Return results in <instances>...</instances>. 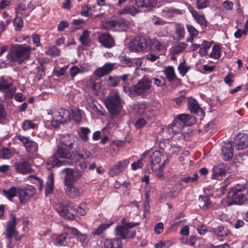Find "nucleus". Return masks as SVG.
Masks as SVG:
<instances>
[{
  "label": "nucleus",
  "instance_id": "1",
  "mask_svg": "<svg viewBox=\"0 0 248 248\" xmlns=\"http://www.w3.org/2000/svg\"><path fill=\"white\" fill-rule=\"evenodd\" d=\"M124 91L131 97L136 95L145 98L151 93L152 80L146 77H143L136 84L130 88L128 86L123 87Z\"/></svg>",
  "mask_w": 248,
  "mask_h": 248
},
{
  "label": "nucleus",
  "instance_id": "2",
  "mask_svg": "<svg viewBox=\"0 0 248 248\" xmlns=\"http://www.w3.org/2000/svg\"><path fill=\"white\" fill-rule=\"evenodd\" d=\"M30 54V49L28 46L15 44L11 46L7 58L9 62L21 63L24 60L29 58Z\"/></svg>",
  "mask_w": 248,
  "mask_h": 248
},
{
  "label": "nucleus",
  "instance_id": "3",
  "mask_svg": "<svg viewBox=\"0 0 248 248\" xmlns=\"http://www.w3.org/2000/svg\"><path fill=\"white\" fill-rule=\"evenodd\" d=\"M55 157L50 160L47 164V167L50 169L51 167H59L61 165L72 164V155L70 152L66 149L59 146L58 147L57 151L55 155Z\"/></svg>",
  "mask_w": 248,
  "mask_h": 248
},
{
  "label": "nucleus",
  "instance_id": "4",
  "mask_svg": "<svg viewBox=\"0 0 248 248\" xmlns=\"http://www.w3.org/2000/svg\"><path fill=\"white\" fill-rule=\"evenodd\" d=\"M229 204H241L247 202V188L243 185L234 186L228 194Z\"/></svg>",
  "mask_w": 248,
  "mask_h": 248
},
{
  "label": "nucleus",
  "instance_id": "5",
  "mask_svg": "<svg viewBox=\"0 0 248 248\" xmlns=\"http://www.w3.org/2000/svg\"><path fill=\"white\" fill-rule=\"evenodd\" d=\"M122 102L120 95L116 91L110 92L105 100L106 106L112 116L119 113L122 108Z\"/></svg>",
  "mask_w": 248,
  "mask_h": 248
},
{
  "label": "nucleus",
  "instance_id": "6",
  "mask_svg": "<svg viewBox=\"0 0 248 248\" xmlns=\"http://www.w3.org/2000/svg\"><path fill=\"white\" fill-rule=\"evenodd\" d=\"M75 152L74 158L75 160L78 163V166L80 169L84 170L87 167V164L89 162L92 155L91 153L82 147L80 144L78 142L76 143Z\"/></svg>",
  "mask_w": 248,
  "mask_h": 248
},
{
  "label": "nucleus",
  "instance_id": "7",
  "mask_svg": "<svg viewBox=\"0 0 248 248\" xmlns=\"http://www.w3.org/2000/svg\"><path fill=\"white\" fill-rule=\"evenodd\" d=\"M149 38L143 36H137L129 43L128 47L133 52H141L149 45Z\"/></svg>",
  "mask_w": 248,
  "mask_h": 248
},
{
  "label": "nucleus",
  "instance_id": "8",
  "mask_svg": "<svg viewBox=\"0 0 248 248\" xmlns=\"http://www.w3.org/2000/svg\"><path fill=\"white\" fill-rule=\"evenodd\" d=\"M123 224L118 225L115 229L116 235L121 238L125 239L128 237V229H131L139 225L137 222H124V219L122 221Z\"/></svg>",
  "mask_w": 248,
  "mask_h": 248
},
{
  "label": "nucleus",
  "instance_id": "9",
  "mask_svg": "<svg viewBox=\"0 0 248 248\" xmlns=\"http://www.w3.org/2000/svg\"><path fill=\"white\" fill-rule=\"evenodd\" d=\"M66 171L64 179V185H74L82 176V172L79 170H73L70 169H65Z\"/></svg>",
  "mask_w": 248,
  "mask_h": 248
},
{
  "label": "nucleus",
  "instance_id": "10",
  "mask_svg": "<svg viewBox=\"0 0 248 248\" xmlns=\"http://www.w3.org/2000/svg\"><path fill=\"white\" fill-rule=\"evenodd\" d=\"M35 189L33 186H30L27 188H18L17 189V196L20 203L22 204L27 203L34 194Z\"/></svg>",
  "mask_w": 248,
  "mask_h": 248
},
{
  "label": "nucleus",
  "instance_id": "11",
  "mask_svg": "<svg viewBox=\"0 0 248 248\" xmlns=\"http://www.w3.org/2000/svg\"><path fill=\"white\" fill-rule=\"evenodd\" d=\"M0 91L3 92L8 97H11L16 92L13 83L3 77L0 78Z\"/></svg>",
  "mask_w": 248,
  "mask_h": 248
},
{
  "label": "nucleus",
  "instance_id": "12",
  "mask_svg": "<svg viewBox=\"0 0 248 248\" xmlns=\"http://www.w3.org/2000/svg\"><path fill=\"white\" fill-rule=\"evenodd\" d=\"M65 193L70 198L75 199L81 197L84 190L81 186L75 185H65Z\"/></svg>",
  "mask_w": 248,
  "mask_h": 248
},
{
  "label": "nucleus",
  "instance_id": "13",
  "mask_svg": "<svg viewBox=\"0 0 248 248\" xmlns=\"http://www.w3.org/2000/svg\"><path fill=\"white\" fill-rule=\"evenodd\" d=\"M16 138L22 142L28 152L33 153L37 151V143L29 138L22 135H18L16 137Z\"/></svg>",
  "mask_w": 248,
  "mask_h": 248
},
{
  "label": "nucleus",
  "instance_id": "14",
  "mask_svg": "<svg viewBox=\"0 0 248 248\" xmlns=\"http://www.w3.org/2000/svg\"><path fill=\"white\" fill-rule=\"evenodd\" d=\"M136 7L139 13L151 10L157 4L156 0H136Z\"/></svg>",
  "mask_w": 248,
  "mask_h": 248
},
{
  "label": "nucleus",
  "instance_id": "15",
  "mask_svg": "<svg viewBox=\"0 0 248 248\" xmlns=\"http://www.w3.org/2000/svg\"><path fill=\"white\" fill-rule=\"evenodd\" d=\"M129 161L128 159H124L119 161L116 165L110 169L109 174L110 176L117 175L123 172L126 168Z\"/></svg>",
  "mask_w": 248,
  "mask_h": 248
},
{
  "label": "nucleus",
  "instance_id": "16",
  "mask_svg": "<svg viewBox=\"0 0 248 248\" xmlns=\"http://www.w3.org/2000/svg\"><path fill=\"white\" fill-rule=\"evenodd\" d=\"M234 144L238 150L248 147V135L245 134H238L235 139Z\"/></svg>",
  "mask_w": 248,
  "mask_h": 248
},
{
  "label": "nucleus",
  "instance_id": "17",
  "mask_svg": "<svg viewBox=\"0 0 248 248\" xmlns=\"http://www.w3.org/2000/svg\"><path fill=\"white\" fill-rule=\"evenodd\" d=\"M14 167L16 172L21 174H28L33 171L30 164L26 161L16 162Z\"/></svg>",
  "mask_w": 248,
  "mask_h": 248
},
{
  "label": "nucleus",
  "instance_id": "18",
  "mask_svg": "<svg viewBox=\"0 0 248 248\" xmlns=\"http://www.w3.org/2000/svg\"><path fill=\"white\" fill-rule=\"evenodd\" d=\"M149 46H153L155 49L158 51L165 50L169 44L168 40L163 39L158 40L155 38L152 39L149 38Z\"/></svg>",
  "mask_w": 248,
  "mask_h": 248
},
{
  "label": "nucleus",
  "instance_id": "19",
  "mask_svg": "<svg viewBox=\"0 0 248 248\" xmlns=\"http://www.w3.org/2000/svg\"><path fill=\"white\" fill-rule=\"evenodd\" d=\"M61 143L64 146L69 148H75L76 143L78 141H76V138L72 135L67 134L62 136L60 140Z\"/></svg>",
  "mask_w": 248,
  "mask_h": 248
},
{
  "label": "nucleus",
  "instance_id": "20",
  "mask_svg": "<svg viewBox=\"0 0 248 248\" xmlns=\"http://www.w3.org/2000/svg\"><path fill=\"white\" fill-rule=\"evenodd\" d=\"M114 64L108 63L104 64L102 67L97 68L94 72L95 76L101 78L108 74L113 69Z\"/></svg>",
  "mask_w": 248,
  "mask_h": 248
},
{
  "label": "nucleus",
  "instance_id": "21",
  "mask_svg": "<svg viewBox=\"0 0 248 248\" xmlns=\"http://www.w3.org/2000/svg\"><path fill=\"white\" fill-rule=\"evenodd\" d=\"M100 43L105 47L111 48L114 46L115 41L112 37L108 33H104L99 37Z\"/></svg>",
  "mask_w": 248,
  "mask_h": 248
},
{
  "label": "nucleus",
  "instance_id": "22",
  "mask_svg": "<svg viewBox=\"0 0 248 248\" xmlns=\"http://www.w3.org/2000/svg\"><path fill=\"white\" fill-rule=\"evenodd\" d=\"M225 168L224 164H218L214 166L212 169V178L215 179H221L225 174Z\"/></svg>",
  "mask_w": 248,
  "mask_h": 248
},
{
  "label": "nucleus",
  "instance_id": "23",
  "mask_svg": "<svg viewBox=\"0 0 248 248\" xmlns=\"http://www.w3.org/2000/svg\"><path fill=\"white\" fill-rule=\"evenodd\" d=\"M56 113L58 115L56 116L61 118L62 124H63L70 121V112L69 110L62 108L58 109Z\"/></svg>",
  "mask_w": 248,
  "mask_h": 248
},
{
  "label": "nucleus",
  "instance_id": "24",
  "mask_svg": "<svg viewBox=\"0 0 248 248\" xmlns=\"http://www.w3.org/2000/svg\"><path fill=\"white\" fill-rule=\"evenodd\" d=\"M233 148L231 142L229 141L225 144L222 150L223 159L226 160H231L233 156Z\"/></svg>",
  "mask_w": 248,
  "mask_h": 248
},
{
  "label": "nucleus",
  "instance_id": "25",
  "mask_svg": "<svg viewBox=\"0 0 248 248\" xmlns=\"http://www.w3.org/2000/svg\"><path fill=\"white\" fill-rule=\"evenodd\" d=\"M184 127L181 125L180 123L175 120L167 127L168 132L170 135L180 133L182 131Z\"/></svg>",
  "mask_w": 248,
  "mask_h": 248
},
{
  "label": "nucleus",
  "instance_id": "26",
  "mask_svg": "<svg viewBox=\"0 0 248 248\" xmlns=\"http://www.w3.org/2000/svg\"><path fill=\"white\" fill-rule=\"evenodd\" d=\"M54 189V174L50 172L47 177V180L46 182V187L45 189V194L47 196L51 194Z\"/></svg>",
  "mask_w": 248,
  "mask_h": 248
},
{
  "label": "nucleus",
  "instance_id": "27",
  "mask_svg": "<svg viewBox=\"0 0 248 248\" xmlns=\"http://www.w3.org/2000/svg\"><path fill=\"white\" fill-rule=\"evenodd\" d=\"M190 12L193 17L199 24L204 27L207 26L208 22L203 15L200 14L197 11L193 9L190 10Z\"/></svg>",
  "mask_w": 248,
  "mask_h": 248
},
{
  "label": "nucleus",
  "instance_id": "28",
  "mask_svg": "<svg viewBox=\"0 0 248 248\" xmlns=\"http://www.w3.org/2000/svg\"><path fill=\"white\" fill-rule=\"evenodd\" d=\"M105 248H123V243L119 239L107 240L104 242Z\"/></svg>",
  "mask_w": 248,
  "mask_h": 248
},
{
  "label": "nucleus",
  "instance_id": "29",
  "mask_svg": "<svg viewBox=\"0 0 248 248\" xmlns=\"http://www.w3.org/2000/svg\"><path fill=\"white\" fill-rule=\"evenodd\" d=\"M161 155L160 153L157 151L153 152L150 156V164L151 166V170H154L155 165L158 164L161 162Z\"/></svg>",
  "mask_w": 248,
  "mask_h": 248
},
{
  "label": "nucleus",
  "instance_id": "30",
  "mask_svg": "<svg viewBox=\"0 0 248 248\" xmlns=\"http://www.w3.org/2000/svg\"><path fill=\"white\" fill-rule=\"evenodd\" d=\"M115 22L116 30L119 31H125L128 28L129 26V22L123 18L115 19Z\"/></svg>",
  "mask_w": 248,
  "mask_h": 248
},
{
  "label": "nucleus",
  "instance_id": "31",
  "mask_svg": "<svg viewBox=\"0 0 248 248\" xmlns=\"http://www.w3.org/2000/svg\"><path fill=\"white\" fill-rule=\"evenodd\" d=\"M164 74L166 75V78L169 81H172L177 79V76L175 73L173 67L168 66L165 68L163 70Z\"/></svg>",
  "mask_w": 248,
  "mask_h": 248
},
{
  "label": "nucleus",
  "instance_id": "32",
  "mask_svg": "<svg viewBox=\"0 0 248 248\" xmlns=\"http://www.w3.org/2000/svg\"><path fill=\"white\" fill-rule=\"evenodd\" d=\"M191 118L189 115L181 114L179 115L175 120L180 123L181 125L184 127L190 124L189 121Z\"/></svg>",
  "mask_w": 248,
  "mask_h": 248
},
{
  "label": "nucleus",
  "instance_id": "33",
  "mask_svg": "<svg viewBox=\"0 0 248 248\" xmlns=\"http://www.w3.org/2000/svg\"><path fill=\"white\" fill-rule=\"evenodd\" d=\"M67 233L64 232L57 235L54 240V244L61 246H66L68 244L67 241Z\"/></svg>",
  "mask_w": 248,
  "mask_h": 248
},
{
  "label": "nucleus",
  "instance_id": "34",
  "mask_svg": "<svg viewBox=\"0 0 248 248\" xmlns=\"http://www.w3.org/2000/svg\"><path fill=\"white\" fill-rule=\"evenodd\" d=\"M16 224V218L7 222L6 227L7 236V237L10 238L12 237L15 233V227Z\"/></svg>",
  "mask_w": 248,
  "mask_h": 248
},
{
  "label": "nucleus",
  "instance_id": "35",
  "mask_svg": "<svg viewBox=\"0 0 248 248\" xmlns=\"http://www.w3.org/2000/svg\"><path fill=\"white\" fill-rule=\"evenodd\" d=\"M17 189L16 187L12 186L8 189L3 190L2 193L9 200L12 201V199L16 196Z\"/></svg>",
  "mask_w": 248,
  "mask_h": 248
},
{
  "label": "nucleus",
  "instance_id": "36",
  "mask_svg": "<svg viewBox=\"0 0 248 248\" xmlns=\"http://www.w3.org/2000/svg\"><path fill=\"white\" fill-rule=\"evenodd\" d=\"M137 13H139V11L135 3L133 6H126L119 12V15L128 14L132 16L136 15Z\"/></svg>",
  "mask_w": 248,
  "mask_h": 248
},
{
  "label": "nucleus",
  "instance_id": "37",
  "mask_svg": "<svg viewBox=\"0 0 248 248\" xmlns=\"http://www.w3.org/2000/svg\"><path fill=\"white\" fill-rule=\"evenodd\" d=\"M188 107L190 111L194 113H198L201 110L198 102L192 98L188 99Z\"/></svg>",
  "mask_w": 248,
  "mask_h": 248
},
{
  "label": "nucleus",
  "instance_id": "38",
  "mask_svg": "<svg viewBox=\"0 0 248 248\" xmlns=\"http://www.w3.org/2000/svg\"><path fill=\"white\" fill-rule=\"evenodd\" d=\"M214 233L218 236H226L230 233L227 228L223 226H219L217 228H214L213 231Z\"/></svg>",
  "mask_w": 248,
  "mask_h": 248
},
{
  "label": "nucleus",
  "instance_id": "39",
  "mask_svg": "<svg viewBox=\"0 0 248 248\" xmlns=\"http://www.w3.org/2000/svg\"><path fill=\"white\" fill-rule=\"evenodd\" d=\"M199 201L200 202V206L203 208L208 209L211 207V202L208 196H200L199 197Z\"/></svg>",
  "mask_w": 248,
  "mask_h": 248
},
{
  "label": "nucleus",
  "instance_id": "40",
  "mask_svg": "<svg viewBox=\"0 0 248 248\" xmlns=\"http://www.w3.org/2000/svg\"><path fill=\"white\" fill-rule=\"evenodd\" d=\"M112 224L113 222H110V223L102 224L100 225L97 228L94 229L93 232H92V234L94 235H99L101 234L104 230L109 228Z\"/></svg>",
  "mask_w": 248,
  "mask_h": 248
},
{
  "label": "nucleus",
  "instance_id": "41",
  "mask_svg": "<svg viewBox=\"0 0 248 248\" xmlns=\"http://www.w3.org/2000/svg\"><path fill=\"white\" fill-rule=\"evenodd\" d=\"M56 210L59 214V216L62 217H69L72 215L70 214L68 207L62 205H59L58 207L56 208Z\"/></svg>",
  "mask_w": 248,
  "mask_h": 248
},
{
  "label": "nucleus",
  "instance_id": "42",
  "mask_svg": "<svg viewBox=\"0 0 248 248\" xmlns=\"http://www.w3.org/2000/svg\"><path fill=\"white\" fill-rule=\"evenodd\" d=\"M211 44L210 42L204 41L202 44L201 45L202 46L199 51V54L202 56H204L207 55V50L211 47Z\"/></svg>",
  "mask_w": 248,
  "mask_h": 248
},
{
  "label": "nucleus",
  "instance_id": "43",
  "mask_svg": "<svg viewBox=\"0 0 248 248\" xmlns=\"http://www.w3.org/2000/svg\"><path fill=\"white\" fill-rule=\"evenodd\" d=\"M77 240L81 243L83 247H85L87 246L89 241V238L87 235L85 234H82L80 232V233L77 237Z\"/></svg>",
  "mask_w": 248,
  "mask_h": 248
},
{
  "label": "nucleus",
  "instance_id": "44",
  "mask_svg": "<svg viewBox=\"0 0 248 248\" xmlns=\"http://www.w3.org/2000/svg\"><path fill=\"white\" fill-rule=\"evenodd\" d=\"M89 32L87 31H84L81 35L79 37V40L81 44L88 46L90 43Z\"/></svg>",
  "mask_w": 248,
  "mask_h": 248
},
{
  "label": "nucleus",
  "instance_id": "45",
  "mask_svg": "<svg viewBox=\"0 0 248 248\" xmlns=\"http://www.w3.org/2000/svg\"><path fill=\"white\" fill-rule=\"evenodd\" d=\"M11 21V18L10 17H7L3 20H0V35L6 30L8 25Z\"/></svg>",
  "mask_w": 248,
  "mask_h": 248
},
{
  "label": "nucleus",
  "instance_id": "46",
  "mask_svg": "<svg viewBox=\"0 0 248 248\" xmlns=\"http://www.w3.org/2000/svg\"><path fill=\"white\" fill-rule=\"evenodd\" d=\"M154 84L159 87H162L165 85L166 81L165 78L162 76H159L153 78Z\"/></svg>",
  "mask_w": 248,
  "mask_h": 248
},
{
  "label": "nucleus",
  "instance_id": "47",
  "mask_svg": "<svg viewBox=\"0 0 248 248\" xmlns=\"http://www.w3.org/2000/svg\"><path fill=\"white\" fill-rule=\"evenodd\" d=\"M209 57L216 59H219L220 57V50L218 46H213L212 51L209 54Z\"/></svg>",
  "mask_w": 248,
  "mask_h": 248
},
{
  "label": "nucleus",
  "instance_id": "48",
  "mask_svg": "<svg viewBox=\"0 0 248 248\" xmlns=\"http://www.w3.org/2000/svg\"><path fill=\"white\" fill-rule=\"evenodd\" d=\"M12 156V153L7 148L0 150V157L3 159H9Z\"/></svg>",
  "mask_w": 248,
  "mask_h": 248
},
{
  "label": "nucleus",
  "instance_id": "49",
  "mask_svg": "<svg viewBox=\"0 0 248 248\" xmlns=\"http://www.w3.org/2000/svg\"><path fill=\"white\" fill-rule=\"evenodd\" d=\"M172 244L170 241H160L154 246L155 248H169Z\"/></svg>",
  "mask_w": 248,
  "mask_h": 248
},
{
  "label": "nucleus",
  "instance_id": "50",
  "mask_svg": "<svg viewBox=\"0 0 248 248\" xmlns=\"http://www.w3.org/2000/svg\"><path fill=\"white\" fill-rule=\"evenodd\" d=\"M88 211L87 204L85 202L80 204L79 207L77 208V214L78 216H85Z\"/></svg>",
  "mask_w": 248,
  "mask_h": 248
},
{
  "label": "nucleus",
  "instance_id": "51",
  "mask_svg": "<svg viewBox=\"0 0 248 248\" xmlns=\"http://www.w3.org/2000/svg\"><path fill=\"white\" fill-rule=\"evenodd\" d=\"M189 69V67L186 65L185 62L180 63L178 66V70L182 77H184L186 75Z\"/></svg>",
  "mask_w": 248,
  "mask_h": 248
},
{
  "label": "nucleus",
  "instance_id": "52",
  "mask_svg": "<svg viewBox=\"0 0 248 248\" xmlns=\"http://www.w3.org/2000/svg\"><path fill=\"white\" fill-rule=\"evenodd\" d=\"M72 118L77 123H79L81 120V110L77 109L72 111Z\"/></svg>",
  "mask_w": 248,
  "mask_h": 248
},
{
  "label": "nucleus",
  "instance_id": "53",
  "mask_svg": "<svg viewBox=\"0 0 248 248\" xmlns=\"http://www.w3.org/2000/svg\"><path fill=\"white\" fill-rule=\"evenodd\" d=\"M23 21L20 17H16L14 19V26L16 31H19L23 27Z\"/></svg>",
  "mask_w": 248,
  "mask_h": 248
},
{
  "label": "nucleus",
  "instance_id": "54",
  "mask_svg": "<svg viewBox=\"0 0 248 248\" xmlns=\"http://www.w3.org/2000/svg\"><path fill=\"white\" fill-rule=\"evenodd\" d=\"M176 31L178 35V39H182L184 37L185 28L181 24H177L176 25Z\"/></svg>",
  "mask_w": 248,
  "mask_h": 248
},
{
  "label": "nucleus",
  "instance_id": "55",
  "mask_svg": "<svg viewBox=\"0 0 248 248\" xmlns=\"http://www.w3.org/2000/svg\"><path fill=\"white\" fill-rule=\"evenodd\" d=\"M90 132V130L88 128L82 127L80 128V132L79 133L80 137L86 141L87 140L88 135Z\"/></svg>",
  "mask_w": 248,
  "mask_h": 248
},
{
  "label": "nucleus",
  "instance_id": "56",
  "mask_svg": "<svg viewBox=\"0 0 248 248\" xmlns=\"http://www.w3.org/2000/svg\"><path fill=\"white\" fill-rule=\"evenodd\" d=\"M121 61L122 62H124L125 64L127 65V66L130 67L133 66L134 62L136 61H138V60H137L136 59H131L126 56H122L121 57Z\"/></svg>",
  "mask_w": 248,
  "mask_h": 248
},
{
  "label": "nucleus",
  "instance_id": "57",
  "mask_svg": "<svg viewBox=\"0 0 248 248\" xmlns=\"http://www.w3.org/2000/svg\"><path fill=\"white\" fill-rule=\"evenodd\" d=\"M198 175L197 173L193 174L191 176L188 175L181 178V181L186 183L193 182L198 179Z\"/></svg>",
  "mask_w": 248,
  "mask_h": 248
},
{
  "label": "nucleus",
  "instance_id": "58",
  "mask_svg": "<svg viewBox=\"0 0 248 248\" xmlns=\"http://www.w3.org/2000/svg\"><path fill=\"white\" fill-rule=\"evenodd\" d=\"M80 13L81 15L84 16H92L93 15L92 8L88 6H82Z\"/></svg>",
  "mask_w": 248,
  "mask_h": 248
},
{
  "label": "nucleus",
  "instance_id": "59",
  "mask_svg": "<svg viewBox=\"0 0 248 248\" xmlns=\"http://www.w3.org/2000/svg\"><path fill=\"white\" fill-rule=\"evenodd\" d=\"M115 19L106 20L104 23V27L106 29L116 30Z\"/></svg>",
  "mask_w": 248,
  "mask_h": 248
},
{
  "label": "nucleus",
  "instance_id": "60",
  "mask_svg": "<svg viewBox=\"0 0 248 248\" xmlns=\"http://www.w3.org/2000/svg\"><path fill=\"white\" fill-rule=\"evenodd\" d=\"M64 230L67 231L71 234L76 236V237H77L78 235L80 233V232L77 229H76V228L70 227L68 225L64 226Z\"/></svg>",
  "mask_w": 248,
  "mask_h": 248
},
{
  "label": "nucleus",
  "instance_id": "61",
  "mask_svg": "<svg viewBox=\"0 0 248 248\" xmlns=\"http://www.w3.org/2000/svg\"><path fill=\"white\" fill-rule=\"evenodd\" d=\"M84 71L80 70L78 66H73L70 68L69 73L71 77L74 78L78 73H83Z\"/></svg>",
  "mask_w": 248,
  "mask_h": 248
},
{
  "label": "nucleus",
  "instance_id": "62",
  "mask_svg": "<svg viewBox=\"0 0 248 248\" xmlns=\"http://www.w3.org/2000/svg\"><path fill=\"white\" fill-rule=\"evenodd\" d=\"M210 4L209 0H197V8L202 9L207 7Z\"/></svg>",
  "mask_w": 248,
  "mask_h": 248
},
{
  "label": "nucleus",
  "instance_id": "63",
  "mask_svg": "<svg viewBox=\"0 0 248 248\" xmlns=\"http://www.w3.org/2000/svg\"><path fill=\"white\" fill-rule=\"evenodd\" d=\"M22 129L24 130H28L35 127V124L30 120H25L22 123Z\"/></svg>",
  "mask_w": 248,
  "mask_h": 248
},
{
  "label": "nucleus",
  "instance_id": "64",
  "mask_svg": "<svg viewBox=\"0 0 248 248\" xmlns=\"http://www.w3.org/2000/svg\"><path fill=\"white\" fill-rule=\"evenodd\" d=\"M155 175L159 179L163 180L165 178V175L163 172V170L160 165H159L158 170H155V168L153 171Z\"/></svg>",
  "mask_w": 248,
  "mask_h": 248
}]
</instances>
